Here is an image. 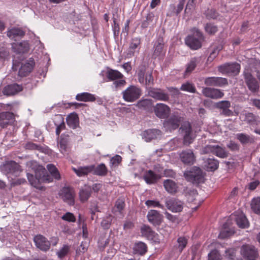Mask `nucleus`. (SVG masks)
Masks as SVG:
<instances>
[{
    "instance_id": "nucleus-17",
    "label": "nucleus",
    "mask_w": 260,
    "mask_h": 260,
    "mask_svg": "<svg viewBox=\"0 0 260 260\" xmlns=\"http://www.w3.org/2000/svg\"><path fill=\"white\" fill-rule=\"evenodd\" d=\"M166 205L168 209L173 212H180L183 208V203L176 199H171L166 201Z\"/></svg>"
},
{
    "instance_id": "nucleus-60",
    "label": "nucleus",
    "mask_w": 260,
    "mask_h": 260,
    "mask_svg": "<svg viewBox=\"0 0 260 260\" xmlns=\"http://www.w3.org/2000/svg\"><path fill=\"white\" fill-rule=\"evenodd\" d=\"M185 1V0H180L177 8H176L174 6L171 7L174 10V13L176 15L179 14L183 10Z\"/></svg>"
},
{
    "instance_id": "nucleus-20",
    "label": "nucleus",
    "mask_w": 260,
    "mask_h": 260,
    "mask_svg": "<svg viewBox=\"0 0 260 260\" xmlns=\"http://www.w3.org/2000/svg\"><path fill=\"white\" fill-rule=\"evenodd\" d=\"M161 135V132L157 129H148L143 132L142 138L146 142H150L152 140L159 138Z\"/></svg>"
},
{
    "instance_id": "nucleus-46",
    "label": "nucleus",
    "mask_w": 260,
    "mask_h": 260,
    "mask_svg": "<svg viewBox=\"0 0 260 260\" xmlns=\"http://www.w3.org/2000/svg\"><path fill=\"white\" fill-rule=\"evenodd\" d=\"M47 169L50 173L52 176L55 179L59 180L60 178V174L54 165L53 164H48L47 165Z\"/></svg>"
},
{
    "instance_id": "nucleus-3",
    "label": "nucleus",
    "mask_w": 260,
    "mask_h": 260,
    "mask_svg": "<svg viewBox=\"0 0 260 260\" xmlns=\"http://www.w3.org/2000/svg\"><path fill=\"white\" fill-rule=\"evenodd\" d=\"M123 100L127 102H134L140 98L142 95V90L135 85L128 87L122 92Z\"/></svg>"
},
{
    "instance_id": "nucleus-53",
    "label": "nucleus",
    "mask_w": 260,
    "mask_h": 260,
    "mask_svg": "<svg viewBox=\"0 0 260 260\" xmlns=\"http://www.w3.org/2000/svg\"><path fill=\"white\" fill-rule=\"evenodd\" d=\"M163 47L164 44L160 42H158L154 45V50L153 52V56L155 57L158 56L162 54L163 52Z\"/></svg>"
},
{
    "instance_id": "nucleus-29",
    "label": "nucleus",
    "mask_w": 260,
    "mask_h": 260,
    "mask_svg": "<svg viewBox=\"0 0 260 260\" xmlns=\"http://www.w3.org/2000/svg\"><path fill=\"white\" fill-rule=\"evenodd\" d=\"M67 124L72 128L75 129L79 125V120L78 115L73 113L69 115L67 118Z\"/></svg>"
},
{
    "instance_id": "nucleus-40",
    "label": "nucleus",
    "mask_w": 260,
    "mask_h": 260,
    "mask_svg": "<svg viewBox=\"0 0 260 260\" xmlns=\"http://www.w3.org/2000/svg\"><path fill=\"white\" fill-rule=\"evenodd\" d=\"M125 206L124 201L122 199H118L115 204L114 207L113 208V212L117 214V213H121L122 210L124 209Z\"/></svg>"
},
{
    "instance_id": "nucleus-38",
    "label": "nucleus",
    "mask_w": 260,
    "mask_h": 260,
    "mask_svg": "<svg viewBox=\"0 0 260 260\" xmlns=\"http://www.w3.org/2000/svg\"><path fill=\"white\" fill-rule=\"evenodd\" d=\"M147 249L146 244L142 242L136 243L133 248L134 253L139 255L144 254L147 251Z\"/></svg>"
},
{
    "instance_id": "nucleus-55",
    "label": "nucleus",
    "mask_w": 260,
    "mask_h": 260,
    "mask_svg": "<svg viewBox=\"0 0 260 260\" xmlns=\"http://www.w3.org/2000/svg\"><path fill=\"white\" fill-rule=\"evenodd\" d=\"M221 256L217 250H213L208 254V260H221Z\"/></svg>"
},
{
    "instance_id": "nucleus-42",
    "label": "nucleus",
    "mask_w": 260,
    "mask_h": 260,
    "mask_svg": "<svg viewBox=\"0 0 260 260\" xmlns=\"http://www.w3.org/2000/svg\"><path fill=\"white\" fill-rule=\"evenodd\" d=\"M251 208L256 214L260 215V198L252 199L251 202Z\"/></svg>"
},
{
    "instance_id": "nucleus-28",
    "label": "nucleus",
    "mask_w": 260,
    "mask_h": 260,
    "mask_svg": "<svg viewBox=\"0 0 260 260\" xmlns=\"http://www.w3.org/2000/svg\"><path fill=\"white\" fill-rule=\"evenodd\" d=\"M160 178V176L151 170L146 171L143 175V179L148 184L156 183Z\"/></svg>"
},
{
    "instance_id": "nucleus-8",
    "label": "nucleus",
    "mask_w": 260,
    "mask_h": 260,
    "mask_svg": "<svg viewBox=\"0 0 260 260\" xmlns=\"http://www.w3.org/2000/svg\"><path fill=\"white\" fill-rule=\"evenodd\" d=\"M183 120L182 117L177 112L173 113L170 118L164 122V125L170 131L177 129L180 122Z\"/></svg>"
},
{
    "instance_id": "nucleus-36",
    "label": "nucleus",
    "mask_w": 260,
    "mask_h": 260,
    "mask_svg": "<svg viewBox=\"0 0 260 260\" xmlns=\"http://www.w3.org/2000/svg\"><path fill=\"white\" fill-rule=\"evenodd\" d=\"M15 51L18 53H24L28 51L29 49V44L26 41H23L18 44H14L12 46Z\"/></svg>"
},
{
    "instance_id": "nucleus-63",
    "label": "nucleus",
    "mask_w": 260,
    "mask_h": 260,
    "mask_svg": "<svg viewBox=\"0 0 260 260\" xmlns=\"http://www.w3.org/2000/svg\"><path fill=\"white\" fill-rule=\"evenodd\" d=\"M70 247L67 245H64L63 247L57 252L58 257L61 258L67 254L69 252Z\"/></svg>"
},
{
    "instance_id": "nucleus-43",
    "label": "nucleus",
    "mask_w": 260,
    "mask_h": 260,
    "mask_svg": "<svg viewBox=\"0 0 260 260\" xmlns=\"http://www.w3.org/2000/svg\"><path fill=\"white\" fill-rule=\"evenodd\" d=\"M146 68L145 66H141L139 67L137 71V75L138 81L141 84H144V76L146 73Z\"/></svg>"
},
{
    "instance_id": "nucleus-25",
    "label": "nucleus",
    "mask_w": 260,
    "mask_h": 260,
    "mask_svg": "<svg viewBox=\"0 0 260 260\" xmlns=\"http://www.w3.org/2000/svg\"><path fill=\"white\" fill-rule=\"evenodd\" d=\"M141 233L143 236L148 239L152 240L154 242H159L157 238L158 235L153 231L150 226L143 225L141 229Z\"/></svg>"
},
{
    "instance_id": "nucleus-30",
    "label": "nucleus",
    "mask_w": 260,
    "mask_h": 260,
    "mask_svg": "<svg viewBox=\"0 0 260 260\" xmlns=\"http://www.w3.org/2000/svg\"><path fill=\"white\" fill-rule=\"evenodd\" d=\"M25 35V32L20 28L12 27L7 31V36L11 39H15L17 37H22Z\"/></svg>"
},
{
    "instance_id": "nucleus-49",
    "label": "nucleus",
    "mask_w": 260,
    "mask_h": 260,
    "mask_svg": "<svg viewBox=\"0 0 260 260\" xmlns=\"http://www.w3.org/2000/svg\"><path fill=\"white\" fill-rule=\"evenodd\" d=\"M258 117L252 113H247L245 114L244 120L250 124H256Z\"/></svg>"
},
{
    "instance_id": "nucleus-41",
    "label": "nucleus",
    "mask_w": 260,
    "mask_h": 260,
    "mask_svg": "<svg viewBox=\"0 0 260 260\" xmlns=\"http://www.w3.org/2000/svg\"><path fill=\"white\" fill-rule=\"evenodd\" d=\"M91 195V188L89 186L80 190L79 196L82 202L86 201Z\"/></svg>"
},
{
    "instance_id": "nucleus-7",
    "label": "nucleus",
    "mask_w": 260,
    "mask_h": 260,
    "mask_svg": "<svg viewBox=\"0 0 260 260\" xmlns=\"http://www.w3.org/2000/svg\"><path fill=\"white\" fill-rule=\"evenodd\" d=\"M240 69V65L236 62L225 63L218 67V70L220 72L230 75H236L238 74Z\"/></svg>"
},
{
    "instance_id": "nucleus-1",
    "label": "nucleus",
    "mask_w": 260,
    "mask_h": 260,
    "mask_svg": "<svg viewBox=\"0 0 260 260\" xmlns=\"http://www.w3.org/2000/svg\"><path fill=\"white\" fill-rule=\"evenodd\" d=\"M192 35L188 36L185 40V44L191 49L197 50L202 47L204 36L201 30L196 27L191 30Z\"/></svg>"
},
{
    "instance_id": "nucleus-27",
    "label": "nucleus",
    "mask_w": 260,
    "mask_h": 260,
    "mask_svg": "<svg viewBox=\"0 0 260 260\" xmlns=\"http://www.w3.org/2000/svg\"><path fill=\"white\" fill-rule=\"evenodd\" d=\"M74 172L79 177H84L92 173L93 170V165L83 167H79L77 168H73Z\"/></svg>"
},
{
    "instance_id": "nucleus-16",
    "label": "nucleus",
    "mask_w": 260,
    "mask_h": 260,
    "mask_svg": "<svg viewBox=\"0 0 260 260\" xmlns=\"http://www.w3.org/2000/svg\"><path fill=\"white\" fill-rule=\"evenodd\" d=\"M147 218L150 223L157 226L161 224L163 216L157 210H150L147 213Z\"/></svg>"
},
{
    "instance_id": "nucleus-11",
    "label": "nucleus",
    "mask_w": 260,
    "mask_h": 260,
    "mask_svg": "<svg viewBox=\"0 0 260 260\" xmlns=\"http://www.w3.org/2000/svg\"><path fill=\"white\" fill-rule=\"evenodd\" d=\"M35 245L40 250L46 252L50 248V242L48 239L42 235H37L34 238Z\"/></svg>"
},
{
    "instance_id": "nucleus-50",
    "label": "nucleus",
    "mask_w": 260,
    "mask_h": 260,
    "mask_svg": "<svg viewBox=\"0 0 260 260\" xmlns=\"http://www.w3.org/2000/svg\"><path fill=\"white\" fill-rule=\"evenodd\" d=\"M27 177L28 181L32 186L37 188H40V182L36 176H34L32 174L27 173Z\"/></svg>"
},
{
    "instance_id": "nucleus-24",
    "label": "nucleus",
    "mask_w": 260,
    "mask_h": 260,
    "mask_svg": "<svg viewBox=\"0 0 260 260\" xmlns=\"http://www.w3.org/2000/svg\"><path fill=\"white\" fill-rule=\"evenodd\" d=\"M140 43V39L138 38H133L132 40L127 53V56L128 57H132L135 55V53H138L139 52Z\"/></svg>"
},
{
    "instance_id": "nucleus-2",
    "label": "nucleus",
    "mask_w": 260,
    "mask_h": 260,
    "mask_svg": "<svg viewBox=\"0 0 260 260\" xmlns=\"http://www.w3.org/2000/svg\"><path fill=\"white\" fill-rule=\"evenodd\" d=\"M106 77L109 81H113V86L115 89L123 86L126 83L125 80L123 79V74L117 70L108 69Z\"/></svg>"
},
{
    "instance_id": "nucleus-64",
    "label": "nucleus",
    "mask_w": 260,
    "mask_h": 260,
    "mask_svg": "<svg viewBox=\"0 0 260 260\" xmlns=\"http://www.w3.org/2000/svg\"><path fill=\"white\" fill-rule=\"evenodd\" d=\"M225 256L229 259H234L236 256V250L229 248L225 251Z\"/></svg>"
},
{
    "instance_id": "nucleus-6",
    "label": "nucleus",
    "mask_w": 260,
    "mask_h": 260,
    "mask_svg": "<svg viewBox=\"0 0 260 260\" xmlns=\"http://www.w3.org/2000/svg\"><path fill=\"white\" fill-rule=\"evenodd\" d=\"M240 252L246 260H255L258 256V251L255 247L249 244L242 245L240 249Z\"/></svg>"
},
{
    "instance_id": "nucleus-52",
    "label": "nucleus",
    "mask_w": 260,
    "mask_h": 260,
    "mask_svg": "<svg viewBox=\"0 0 260 260\" xmlns=\"http://www.w3.org/2000/svg\"><path fill=\"white\" fill-rule=\"evenodd\" d=\"M234 233V231L233 229H229L224 228L220 231L218 235V238L220 239H225L230 237L231 236L233 235Z\"/></svg>"
},
{
    "instance_id": "nucleus-45",
    "label": "nucleus",
    "mask_w": 260,
    "mask_h": 260,
    "mask_svg": "<svg viewBox=\"0 0 260 260\" xmlns=\"http://www.w3.org/2000/svg\"><path fill=\"white\" fill-rule=\"evenodd\" d=\"M204 29L206 32L210 36L214 35L218 31L217 26L211 23H207L204 26Z\"/></svg>"
},
{
    "instance_id": "nucleus-19",
    "label": "nucleus",
    "mask_w": 260,
    "mask_h": 260,
    "mask_svg": "<svg viewBox=\"0 0 260 260\" xmlns=\"http://www.w3.org/2000/svg\"><path fill=\"white\" fill-rule=\"evenodd\" d=\"M244 79L248 89L252 92H255L259 89V84L252 75L249 73H245Z\"/></svg>"
},
{
    "instance_id": "nucleus-18",
    "label": "nucleus",
    "mask_w": 260,
    "mask_h": 260,
    "mask_svg": "<svg viewBox=\"0 0 260 260\" xmlns=\"http://www.w3.org/2000/svg\"><path fill=\"white\" fill-rule=\"evenodd\" d=\"M231 106V103L228 101H220L215 104L216 107L220 109V114L225 116H232L233 115V112L229 109Z\"/></svg>"
},
{
    "instance_id": "nucleus-12",
    "label": "nucleus",
    "mask_w": 260,
    "mask_h": 260,
    "mask_svg": "<svg viewBox=\"0 0 260 260\" xmlns=\"http://www.w3.org/2000/svg\"><path fill=\"white\" fill-rule=\"evenodd\" d=\"M204 84L208 86L222 87L228 84L226 78L218 77H210L204 79Z\"/></svg>"
},
{
    "instance_id": "nucleus-26",
    "label": "nucleus",
    "mask_w": 260,
    "mask_h": 260,
    "mask_svg": "<svg viewBox=\"0 0 260 260\" xmlns=\"http://www.w3.org/2000/svg\"><path fill=\"white\" fill-rule=\"evenodd\" d=\"M22 90V87L17 84H13L6 86L4 90L3 93L7 95H12L17 94Z\"/></svg>"
},
{
    "instance_id": "nucleus-31",
    "label": "nucleus",
    "mask_w": 260,
    "mask_h": 260,
    "mask_svg": "<svg viewBox=\"0 0 260 260\" xmlns=\"http://www.w3.org/2000/svg\"><path fill=\"white\" fill-rule=\"evenodd\" d=\"M14 118V114L10 112L0 113V126L2 127L6 126L9 123L10 120Z\"/></svg>"
},
{
    "instance_id": "nucleus-13",
    "label": "nucleus",
    "mask_w": 260,
    "mask_h": 260,
    "mask_svg": "<svg viewBox=\"0 0 260 260\" xmlns=\"http://www.w3.org/2000/svg\"><path fill=\"white\" fill-rule=\"evenodd\" d=\"M153 110L155 115L160 119L167 118L170 113L169 107L162 103L156 104L154 107Z\"/></svg>"
},
{
    "instance_id": "nucleus-44",
    "label": "nucleus",
    "mask_w": 260,
    "mask_h": 260,
    "mask_svg": "<svg viewBox=\"0 0 260 260\" xmlns=\"http://www.w3.org/2000/svg\"><path fill=\"white\" fill-rule=\"evenodd\" d=\"M154 18V15L153 13H149L147 14L145 19H144L141 23V28L144 29L147 27L152 22Z\"/></svg>"
},
{
    "instance_id": "nucleus-48",
    "label": "nucleus",
    "mask_w": 260,
    "mask_h": 260,
    "mask_svg": "<svg viewBox=\"0 0 260 260\" xmlns=\"http://www.w3.org/2000/svg\"><path fill=\"white\" fill-rule=\"evenodd\" d=\"M151 106V102L150 100L148 99H143L139 101L136 104V106L138 108L143 110H146L150 107Z\"/></svg>"
},
{
    "instance_id": "nucleus-61",
    "label": "nucleus",
    "mask_w": 260,
    "mask_h": 260,
    "mask_svg": "<svg viewBox=\"0 0 260 260\" xmlns=\"http://www.w3.org/2000/svg\"><path fill=\"white\" fill-rule=\"evenodd\" d=\"M25 148L29 150H38L40 151H43V147L39 145H37L36 144L31 143V142H28L25 145Z\"/></svg>"
},
{
    "instance_id": "nucleus-34",
    "label": "nucleus",
    "mask_w": 260,
    "mask_h": 260,
    "mask_svg": "<svg viewBox=\"0 0 260 260\" xmlns=\"http://www.w3.org/2000/svg\"><path fill=\"white\" fill-rule=\"evenodd\" d=\"M76 99L79 101L84 102H93L96 100L95 96L89 92H82L77 94L76 96Z\"/></svg>"
},
{
    "instance_id": "nucleus-47",
    "label": "nucleus",
    "mask_w": 260,
    "mask_h": 260,
    "mask_svg": "<svg viewBox=\"0 0 260 260\" xmlns=\"http://www.w3.org/2000/svg\"><path fill=\"white\" fill-rule=\"evenodd\" d=\"M214 154L220 158L228 157L229 153L219 145H215Z\"/></svg>"
},
{
    "instance_id": "nucleus-59",
    "label": "nucleus",
    "mask_w": 260,
    "mask_h": 260,
    "mask_svg": "<svg viewBox=\"0 0 260 260\" xmlns=\"http://www.w3.org/2000/svg\"><path fill=\"white\" fill-rule=\"evenodd\" d=\"M153 78L152 76V72H147L146 74V77L145 78L144 84L147 86H150L153 84Z\"/></svg>"
},
{
    "instance_id": "nucleus-9",
    "label": "nucleus",
    "mask_w": 260,
    "mask_h": 260,
    "mask_svg": "<svg viewBox=\"0 0 260 260\" xmlns=\"http://www.w3.org/2000/svg\"><path fill=\"white\" fill-rule=\"evenodd\" d=\"M59 194L63 201L69 205L74 204L75 192L73 188L64 187L60 190Z\"/></svg>"
},
{
    "instance_id": "nucleus-35",
    "label": "nucleus",
    "mask_w": 260,
    "mask_h": 260,
    "mask_svg": "<svg viewBox=\"0 0 260 260\" xmlns=\"http://www.w3.org/2000/svg\"><path fill=\"white\" fill-rule=\"evenodd\" d=\"M93 170L92 173L93 175L100 176H105L107 174L108 169L105 164L102 163L96 167L94 165H93Z\"/></svg>"
},
{
    "instance_id": "nucleus-14",
    "label": "nucleus",
    "mask_w": 260,
    "mask_h": 260,
    "mask_svg": "<svg viewBox=\"0 0 260 260\" xmlns=\"http://www.w3.org/2000/svg\"><path fill=\"white\" fill-rule=\"evenodd\" d=\"M202 93L205 96L212 99H221L224 95L221 89L209 87L203 88Z\"/></svg>"
},
{
    "instance_id": "nucleus-39",
    "label": "nucleus",
    "mask_w": 260,
    "mask_h": 260,
    "mask_svg": "<svg viewBox=\"0 0 260 260\" xmlns=\"http://www.w3.org/2000/svg\"><path fill=\"white\" fill-rule=\"evenodd\" d=\"M219 162L214 158H208L206 161V167L208 171H213L218 168Z\"/></svg>"
},
{
    "instance_id": "nucleus-23",
    "label": "nucleus",
    "mask_w": 260,
    "mask_h": 260,
    "mask_svg": "<svg viewBox=\"0 0 260 260\" xmlns=\"http://www.w3.org/2000/svg\"><path fill=\"white\" fill-rule=\"evenodd\" d=\"M35 62L33 59L30 58L28 62L22 63L18 72L20 77H25L28 75L32 71Z\"/></svg>"
},
{
    "instance_id": "nucleus-5",
    "label": "nucleus",
    "mask_w": 260,
    "mask_h": 260,
    "mask_svg": "<svg viewBox=\"0 0 260 260\" xmlns=\"http://www.w3.org/2000/svg\"><path fill=\"white\" fill-rule=\"evenodd\" d=\"M181 133L183 136V143L188 145L191 144L195 138L190 123L188 121L183 122L180 128Z\"/></svg>"
},
{
    "instance_id": "nucleus-32",
    "label": "nucleus",
    "mask_w": 260,
    "mask_h": 260,
    "mask_svg": "<svg viewBox=\"0 0 260 260\" xmlns=\"http://www.w3.org/2000/svg\"><path fill=\"white\" fill-rule=\"evenodd\" d=\"M201 59V57H194L190 59V61L186 65L185 71V76L189 75L194 70L197 64L200 62Z\"/></svg>"
},
{
    "instance_id": "nucleus-57",
    "label": "nucleus",
    "mask_w": 260,
    "mask_h": 260,
    "mask_svg": "<svg viewBox=\"0 0 260 260\" xmlns=\"http://www.w3.org/2000/svg\"><path fill=\"white\" fill-rule=\"evenodd\" d=\"M215 145H207L201 150V154L212 153L214 154Z\"/></svg>"
},
{
    "instance_id": "nucleus-58",
    "label": "nucleus",
    "mask_w": 260,
    "mask_h": 260,
    "mask_svg": "<svg viewBox=\"0 0 260 260\" xmlns=\"http://www.w3.org/2000/svg\"><path fill=\"white\" fill-rule=\"evenodd\" d=\"M146 205L148 207H159L164 209V207L158 201L155 200H147L145 202Z\"/></svg>"
},
{
    "instance_id": "nucleus-54",
    "label": "nucleus",
    "mask_w": 260,
    "mask_h": 260,
    "mask_svg": "<svg viewBox=\"0 0 260 260\" xmlns=\"http://www.w3.org/2000/svg\"><path fill=\"white\" fill-rule=\"evenodd\" d=\"M45 174H46V170L45 168L43 166H39L35 171V176L37 177L40 182H41Z\"/></svg>"
},
{
    "instance_id": "nucleus-51",
    "label": "nucleus",
    "mask_w": 260,
    "mask_h": 260,
    "mask_svg": "<svg viewBox=\"0 0 260 260\" xmlns=\"http://www.w3.org/2000/svg\"><path fill=\"white\" fill-rule=\"evenodd\" d=\"M180 89L182 91H187L191 93H195L196 92V88L193 84L186 82L185 83L183 84L181 87Z\"/></svg>"
},
{
    "instance_id": "nucleus-10",
    "label": "nucleus",
    "mask_w": 260,
    "mask_h": 260,
    "mask_svg": "<svg viewBox=\"0 0 260 260\" xmlns=\"http://www.w3.org/2000/svg\"><path fill=\"white\" fill-rule=\"evenodd\" d=\"M2 171L7 174L18 176L21 172L20 166L14 161L7 162L2 167Z\"/></svg>"
},
{
    "instance_id": "nucleus-56",
    "label": "nucleus",
    "mask_w": 260,
    "mask_h": 260,
    "mask_svg": "<svg viewBox=\"0 0 260 260\" xmlns=\"http://www.w3.org/2000/svg\"><path fill=\"white\" fill-rule=\"evenodd\" d=\"M178 249L180 252L186 247L187 244V239L184 237H179L177 239Z\"/></svg>"
},
{
    "instance_id": "nucleus-37",
    "label": "nucleus",
    "mask_w": 260,
    "mask_h": 260,
    "mask_svg": "<svg viewBox=\"0 0 260 260\" xmlns=\"http://www.w3.org/2000/svg\"><path fill=\"white\" fill-rule=\"evenodd\" d=\"M236 138L242 144L253 143L254 142V139L253 137L243 133H238L236 134Z\"/></svg>"
},
{
    "instance_id": "nucleus-4",
    "label": "nucleus",
    "mask_w": 260,
    "mask_h": 260,
    "mask_svg": "<svg viewBox=\"0 0 260 260\" xmlns=\"http://www.w3.org/2000/svg\"><path fill=\"white\" fill-rule=\"evenodd\" d=\"M185 179L193 183H199L203 181V175L201 169L194 167L189 171L184 173Z\"/></svg>"
},
{
    "instance_id": "nucleus-22",
    "label": "nucleus",
    "mask_w": 260,
    "mask_h": 260,
    "mask_svg": "<svg viewBox=\"0 0 260 260\" xmlns=\"http://www.w3.org/2000/svg\"><path fill=\"white\" fill-rule=\"evenodd\" d=\"M163 186L165 190L171 194H174L178 191V184L173 180L170 179L164 180Z\"/></svg>"
},
{
    "instance_id": "nucleus-62",
    "label": "nucleus",
    "mask_w": 260,
    "mask_h": 260,
    "mask_svg": "<svg viewBox=\"0 0 260 260\" xmlns=\"http://www.w3.org/2000/svg\"><path fill=\"white\" fill-rule=\"evenodd\" d=\"M61 219L63 220L67 221L68 222H75L76 221V218L74 214L71 212H67L62 217Z\"/></svg>"
},
{
    "instance_id": "nucleus-15",
    "label": "nucleus",
    "mask_w": 260,
    "mask_h": 260,
    "mask_svg": "<svg viewBox=\"0 0 260 260\" xmlns=\"http://www.w3.org/2000/svg\"><path fill=\"white\" fill-rule=\"evenodd\" d=\"M181 161L185 165H192L196 161V156L191 149L183 150L179 153Z\"/></svg>"
},
{
    "instance_id": "nucleus-33",
    "label": "nucleus",
    "mask_w": 260,
    "mask_h": 260,
    "mask_svg": "<svg viewBox=\"0 0 260 260\" xmlns=\"http://www.w3.org/2000/svg\"><path fill=\"white\" fill-rule=\"evenodd\" d=\"M235 221L239 227L245 229L249 226V222L246 216L242 213L235 215Z\"/></svg>"
},
{
    "instance_id": "nucleus-21",
    "label": "nucleus",
    "mask_w": 260,
    "mask_h": 260,
    "mask_svg": "<svg viewBox=\"0 0 260 260\" xmlns=\"http://www.w3.org/2000/svg\"><path fill=\"white\" fill-rule=\"evenodd\" d=\"M149 94L152 98L162 101H168L169 99V95L159 88H153L149 92Z\"/></svg>"
}]
</instances>
